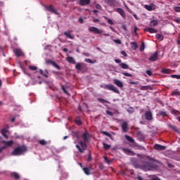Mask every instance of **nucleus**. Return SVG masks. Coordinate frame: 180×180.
Instances as JSON below:
<instances>
[{
    "instance_id": "obj_1",
    "label": "nucleus",
    "mask_w": 180,
    "mask_h": 180,
    "mask_svg": "<svg viewBox=\"0 0 180 180\" xmlns=\"http://www.w3.org/2000/svg\"><path fill=\"white\" fill-rule=\"evenodd\" d=\"M143 158H147L149 160V162H143V158L141 159V162H143V165H137L136 162V159L131 158V162L135 168H141L143 171H153L157 169L156 162H158L155 159L151 158V156L143 155Z\"/></svg>"
},
{
    "instance_id": "obj_2",
    "label": "nucleus",
    "mask_w": 180,
    "mask_h": 180,
    "mask_svg": "<svg viewBox=\"0 0 180 180\" xmlns=\"http://www.w3.org/2000/svg\"><path fill=\"white\" fill-rule=\"evenodd\" d=\"M27 151V148L25 145H22L14 148L13 151L11 153V155H22Z\"/></svg>"
},
{
    "instance_id": "obj_3",
    "label": "nucleus",
    "mask_w": 180,
    "mask_h": 180,
    "mask_svg": "<svg viewBox=\"0 0 180 180\" xmlns=\"http://www.w3.org/2000/svg\"><path fill=\"white\" fill-rule=\"evenodd\" d=\"M125 139L129 141V143H131V146L133 148H135V150H146V148L140 145H139L137 143L134 141V139L131 138L129 135H125Z\"/></svg>"
},
{
    "instance_id": "obj_4",
    "label": "nucleus",
    "mask_w": 180,
    "mask_h": 180,
    "mask_svg": "<svg viewBox=\"0 0 180 180\" xmlns=\"http://www.w3.org/2000/svg\"><path fill=\"white\" fill-rule=\"evenodd\" d=\"M13 146V141H0V153L8 148V147H12Z\"/></svg>"
},
{
    "instance_id": "obj_5",
    "label": "nucleus",
    "mask_w": 180,
    "mask_h": 180,
    "mask_svg": "<svg viewBox=\"0 0 180 180\" xmlns=\"http://www.w3.org/2000/svg\"><path fill=\"white\" fill-rule=\"evenodd\" d=\"M104 89H108V91H112L115 94H120L119 89H117L113 84H105Z\"/></svg>"
},
{
    "instance_id": "obj_6",
    "label": "nucleus",
    "mask_w": 180,
    "mask_h": 180,
    "mask_svg": "<svg viewBox=\"0 0 180 180\" xmlns=\"http://www.w3.org/2000/svg\"><path fill=\"white\" fill-rule=\"evenodd\" d=\"M79 145H76V148H77L79 151V153H84L85 150H86V144L84 143L82 141H80Z\"/></svg>"
},
{
    "instance_id": "obj_7",
    "label": "nucleus",
    "mask_w": 180,
    "mask_h": 180,
    "mask_svg": "<svg viewBox=\"0 0 180 180\" xmlns=\"http://www.w3.org/2000/svg\"><path fill=\"white\" fill-rule=\"evenodd\" d=\"M89 32H91L92 33H96L97 34H102L103 33V30H99L95 27H89Z\"/></svg>"
},
{
    "instance_id": "obj_8",
    "label": "nucleus",
    "mask_w": 180,
    "mask_h": 180,
    "mask_svg": "<svg viewBox=\"0 0 180 180\" xmlns=\"http://www.w3.org/2000/svg\"><path fill=\"white\" fill-rule=\"evenodd\" d=\"M145 9H146V11H155V9L157 8V6H155V4H151L150 5H147L146 4L144 6Z\"/></svg>"
},
{
    "instance_id": "obj_9",
    "label": "nucleus",
    "mask_w": 180,
    "mask_h": 180,
    "mask_svg": "<svg viewBox=\"0 0 180 180\" xmlns=\"http://www.w3.org/2000/svg\"><path fill=\"white\" fill-rule=\"evenodd\" d=\"M45 8L49 12H52L53 13H56V15H58V12H57V10L56 8H54L53 5H50L49 6H45Z\"/></svg>"
},
{
    "instance_id": "obj_10",
    "label": "nucleus",
    "mask_w": 180,
    "mask_h": 180,
    "mask_svg": "<svg viewBox=\"0 0 180 180\" xmlns=\"http://www.w3.org/2000/svg\"><path fill=\"white\" fill-rule=\"evenodd\" d=\"M158 60V52L156 51L153 53L149 58V61H157Z\"/></svg>"
},
{
    "instance_id": "obj_11",
    "label": "nucleus",
    "mask_w": 180,
    "mask_h": 180,
    "mask_svg": "<svg viewBox=\"0 0 180 180\" xmlns=\"http://www.w3.org/2000/svg\"><path fill=\"white\" fill-rule=\"evenodd\" d=\"M145 119L146 120H153V112L151 111H146L145 112Z\"/></svg>"
},
{
    "instance_id": "obj_12",
    "label": "nucleus",
    "mask_w": 180,
    "mask_h": 180,
    "mask_svg": "<svg viewBox=\"0 0 180 180\" xmlns=\"http://www.w3.org/2000/svg\"><path fill=\"white\" fill-rule=\"evenodd\" d=\"M13 53L16 56V57H22V56H23V52L19 49H14Z\"/></svg>"
},
{
    "instance_id": "obj_13",
    "label": "nucleus",
    "mask_w": 180,
    "mask_h": 180,
    "mask_svg": "<svg viewBox=\"0 0 180 180\" xmlns=\"http://www.w3.org/2000/svg\"><path fill=\"white\" fill-rule=\"evenodd\" d=\"M46 64H51V65H53V67H55V68L60 70V66L58 65H57V63H56L54 61H53L51 60H48L46 61Z\"/></svg>"
},
{
    "instance_id": "obj_14",
    "label": "nucleus",
    "mask_w": 180,
    "mask_h": 180,
    "mask_svg": "<svg viewBox=\"0 0 180 180\" xmlns=\"http://www.w3.org/2000/svg\"><path fill=\"white\" fill-rule=\"evenodd\" d=\"M114 84L119 86V88H123V82L117 79H114Z\"/></svg>"
},
{
    "instance_id": "obj_15",
    "label": "nucleus",
    "mask_w": 180,
    "mask_h": 180,
    "mask_svg": "<svg viewBox=\"0 0 180 180\" xmlns=\"http://www.w3.org/2000/svg\"><path fill=\"white\" fill-rule=\"evenodd\" d=\"M154 148L155 150H158V151H162L163 150H165L166 147L160 144H155L154 146Z\"/></svg>"
},
{
    "instance_id": "obj_16",
    "label": "nucleus",
    "mask_w": 180,
    "mask_h": 180,
    "mask_svg": "<svg viewBox=\"0 0 180 180\" xmlns=\"http://www.w3.org/2000/svg\"><path fill=\"white\" fill-rule=\"evenodd\" d=\"M82 139H83L84 143L89 141V134H88V132L85 131L84 133V134L82 135Z\"/></svg>"
},
{
    "instance_id": "obj_17",
    "label": "nucleus",
    "mask_w": 180,
    "mask_h": 180,
    "mask_svg": "<svg viewBox=\"0 0 180 180\" xmlns=\"http://www.w3.org/2000/svg\"><path fill=\"white\" fill-rule=\"evenodd\" d=\"M122 150L125 154H127L128 155H136V153H134V152L131 151L130 149L123 148Z\"/></svg>"
},
{
    "instance_id": "obj_18",
    "label": "nucleus",
    "mask_w": 180,
    "mask_h": 180,
    "mask_svg": "<svg viewBox=\"0 0 180 180\" xmlns=\"http://www.w3.org/2000/svg\"><path fill=\"white\" fill-rule=\"evenodd\" d=\"M65 36L68 37V39H70L71 40H74V35L71 34V31H67L64 32Z\"/></svg>"
},
{
    "instance_id": "obj_19",
    "label": "nucleus",
    "mask_w": 180,
    "mask_h": 180,
    "mask_svg": "<svg viewBox=\"0 0 180 180\" xmlns=\"http://www.w3.org/2000/svg\"><path fill=\"white\" fill-rule=\"evenodd\" d=\"M91 4V0H80L79 5L82 6H85V5H89Z\"/></svg>"
},
{
    "instance_id": "obj_20",
    "label": "nucleus",
    "mask_w": 180,
    "mask_h": 180,
    "mask_svg": "<svg viewBox=\"0 0 180 180\" xmlns=\"http://www.w3.org/2000/svg\"><path fill=\"white\" fill-rule=\"evenodd\" d=\"M128 126L129 125L127 124V122H124L122 124L121 127L124 133H126L127 131Z\"/></svg>"
},
{
    "instance_id": "obj_21",
    "label": "nucleus",
    "mask_w": 180,
    "mask_h": 180,
    "mask_svg": "<svg viewBox=\"0 0 180 180\" xmlns=\"http://www.w3.org/2000/svg\"><path fill=\"white\" fill-rule=\"evenodd\" d=\"M116 11L118 13H120V15H121L122 18H126V13H124V11H123V9L118 8Z\"/></svg>"
},
{
    "instance_id": "obj_22",
    "label": "nucleus",
    "mask_w": 180,
    "mask_h": 180,
    "mask_svg": "<svg viewBox=\"0 0 180 180\" xmlns=\"http://www.w3.org/2000/svg\"><path fill=\"white\" fill-rule=\"evenodd\" d=\"M85 65V64L84 63H77L76 64V69L78 70L79 71L82 70V69L84 68V66Z\"/></svg>"
},
{
    "instance_id": "obj_23",
    "label": "nucleus",
    "mask_w": 180,
    "mask_h": 180,
    "mask_svg": "<svg viewBox=\"0 0 180 180\" xmlns=\"http://www.w3.org/2000/svg\"><path fill=\"white\" fill-rule=\"evenodd\" d=\"M82 170L86 175H91V169L89 167H83Z\"/></svg>"
},
{
    "instance_id": "obj_24",
    "label": "nucleus",
    "mask_w": 180,
    "mask_h": 180,
    "mask_svg": "<svg viewBox=\"0 0 180 180\" xmlns=\"http://www.w3.org/2000/svg\"><path fill=\"white\" fill-rule=\"evenodd\" d=\"M146 32H148L149 33H157V30L151 27H148L145 29Z\"/></svg>"
},
{
    "instance_id": "obj_25",
    "label": "nucleus",
    "mask_w": 180,
    "mask_h": 180,
    "mask_svg": "<svg viewBox=\"0 0 180 180\" xmlns=\"http://www.w3.org/2000/svg\"><path fill=\"white\" fill-rule=\"evenodd\" d=\"M148 89H153L151 86L148 85V86H142L141 87V91H148Z\"/></svg>"
},
{
    "instance_id": "obj_26",
    "label": "nucleus",
    "mask_w": 180,
    "mask_h": 180,
    "mask_svg": "<svg viewBox=\"0 0 180 180\" xmlns=\"http://www.w3.org/2000/svg\"><path fill=\"white\" fill-rule=\"evenodd\" d=\"M67 61H68V63H70V64H75V59H74V58L71 56H68L67 58Z\"/></svg>"
},
{
    "instance_id": "obj_27",
    "label": "nucleus",
    "mask_w": 180,
    "mask_h": 180,
    "mask_svg": "<svg viewBox=\"0 0 180 180\" xmlns=\"http://www.w3.org/2000/svg\"><path fill=\"white\" fill-rule=\"evenodd\" d=\"M131 46L132 50H137L139 49V45H137L136 42H131Z\"/></svg>"
},
{
    "instance_id": "obj_28",
    "label": "nucleus",
    "mask_w": 180,
    "mask_h": 180,
    "mask_svg": "<svg viewBox=\"0 0 180 180\" xmlns=\"http://www.w3.org/2000/svg\"><path fill=\"white\" fill-rule=\"evenodd\" d=\"M120 67H121V68H122L123 70H127L129 69V65L126 64V63H120Z\"/></svg>"
},
{
    "instance_id": "obj_29",
    "label": "nucleus",
    "mask_w": 180,
    "mask_h": 180,
    "mask_svg": "<svg viewBox=\"0 0 180 180\" xmlns=\"http://www.w3.org/2000/svg\"><path fill=\"white\" fill-rule=\"evenodd\" d=\"M6 133H8L7 129H1V134L6 138L8 139V135H6Z\"/></svg>"
},
{
    "instance_id": "obj_30",
    "label": "nucleus",
    "mask_w": 180,
    "mask_h": 180,
    "mask_svg": "<svg viewBox=\"0 0 180 180\" xmlns=\"http://www.w3.org/2000/svg\"><path fill=\"white\" fill-rule=\"evenodd\" d=\"M150 26H157L158 25V21L157 20H153L150 22Z\"/></svg>"
},
{
    "instance_id": "obj_31",
    "label": "nucleus",
    "mask_w": 180,
    "mask_h": 180,
    "mask_svg": "<svg viewBox=\"0 0 180 180\" xmlns=\"http://www.w3.org/2000/svg\"><path fill=\"white\" fill-rule=\"evenodd\" d=\"M156 39H158V40H160L162 41V40H164V36L161 34H157Z\"/></svg>"
},
{
    "instance_id": "obj_32",
    "label": "nucleus",
    "mask_w": 180,
    "mask_h": 180,
    "mask_svg": "<svg viewBox=\"0 0 180 180\" xmlns=\"http://www.w3.org/2000/svg\"><path fill=\"white\" fill-rule=\"evenodd\" d=\"M104 19L108 20V25H114L113 20H112V19L108 18V17H106V16H104Z\"/></svg>"
},
{
    "instance_id": "obj_33",
    "label": "nucleus",
    "mask_w": 180,
    "mask_h": 180,
    "mask_svg": "<svg viewBox=\"0 0 180 180\" xmlns=\"http://www.w3.org/2000/svg\"><path fill=\"white\" fill-rule=\"evenodd\" d=\"M85 61L86 63H89V64H95V63H96V60H92L89 58L85 59Z\"/></svg>"
},
{
    "instance_id": "obj_34",
    "label": "nucleus",
    "mask_w": 180,
    "mask_h": 180,
    "mask_svg": "<svg viewBox=\"0 0 180 180\" xmlns=\"http://www.w3.org/2000/svg\"><path fill=\"white\" fill-rule=\"evenodd\" d=\"M104 150H109L110 148V145L105 143V142L103 143Z\"/></svg>"
},
{
    "instance_id": "obj_35",
    "label": "nucleus",
    "mask_w": 180,
    "mask_h": 180,
    "mask_svg": "<svg viewBox=\"0 0 180 180\" xmlns=\"http://www.w3.org/2000/svg\"><path fill=\"white\" fill-rule=\"evenodd\" d=\"M11 176H13L15 179H19V174L16 172L11 173Z\"/></svg>"
},
{
    "instance_id": "obj_36",
    "label": "nucleus",
    "mask_w": 180,
    "mask_h": 180,
    "mask_svg": "<svg viewBox=\"0 0 180 180\" xmlns=\"http://www.w3.org/2000/svg\"><path fill=\"white\" fill-rule=\"evenodd\" d=\"M98 102H101V103H110L109 101L103 99V98H98Z\"/></svg>"
},
{
    "instance_id": "obj_37",
    "label": "nucleus",
    "mask_w": 180,
    "mask_h": 180,
    "mask_svg": "<svg viewBox=\"0 0 180 180\" xmlns=\"http://www.w3.org/2000/svg\"><path fill=\"white\" fill-rule=\"evenodd\" d=\"M101 133L103 134H104L105 136H107V137H109L110 139H112V134H110V133L107 132V131H101Z\"/></svg>"
},
{
    "instance_id": "obj_38",
    "label": "nucleus",
    "mask_w": 180,
    "mask_h": 180,
    "mask_svg": "<svg viewBox=\"0 0 180 180\" xmlns=\"http://www.w3.org/2000/svg\"><path fill=\"white\" fill-rule=\"evenodd\" d=\"M75 123L78 126H81V124H82V122H81V120H79V118H76L75 119Z\"/></svg>"
},
{
    "instance_id": "obj_39",
    "label": "nucleus",
    "mask_w": 180,
    "mask_h": 180,
    "mask_svg": "<svg viewBox=\"0 0 180 180\" xmlns=\"http://www.w3.org/2000/svg\"><path fill=\"white\" fill-rule=\"evenodd\" d=\"M39 72L40 74H41V75H44V77H46V78L49 77V75H47V73L44 72L43 70H39Z\"/></svg>"
},
{
    "instance_id": "obj_40",
    "label": "nucleus",
    "mask_w": 180,
    "mask_h": 180,
    "mask_svg": "<svg viewBox=\"0 0 180 180\" xmlns=\"http://www.w3.org/2000/svg\"><path fill=\"white\" fill-rule=\"evenodd\" d=\"M103 158L106 164H108V165H110V162H112V160H109V159H108V157L106 156H104Z\"/></svg>"
},
{
    "instance_id": "obj_41",
    "label": "nucleus",
    "mask_w": 180,
    "mask_h": 180,
    "mask_svg": "<svg viewBox=\"0 0 180 180\" xmlns=\"http://www.w3.org/2000/svg\"><path fill=\"white\" fill-rule=\"evenodd\" d=\"M162 72H163V74H169V72H171V70H169V69H163L162 70Z\"/></svg>"
},
{
    "instance_id": "obj_42",
    "label": "nucleus",
    "mask_w": 180,
    "mask_h": 180,
    "mask_svg": "<svg viewBox=\"0 0 180 180\" xmlns=\"http://www.w3.org/2000/svg\"><path fill=\"white\" fill-rule=\"evenodd\" d=\"M39 143L41 144V146H46V144H47V141L45 140H40L39 141Z\"/></svg>"
},
{
    "instance_id": "obj_43",
    "label": "nucleus",
    "mask_w": 180,
    "mask_h": 180,
    "mask_svg": "<svg viewBox=\"0 0 180 180\" xmlns=\"http://www.w3.org/2000/svg\"><path fill=\"white\" fill-rule=\"evenodd\" d=\"M146 49V44L143 42L140 46V51H143Z\"/></svg>"
},
{
    "instance_id": "obj_44",
    "label": "nucleus",
    "mask_w": 180,
    "mask_h": 180,
    "mask_svg": "<svg viewBox=\"0 0 180 180\" xmlns=\"http://www.w3.org/2000/svg\"><path fill=\"white\" fill-rule=\"evenodd\" d=\"M172 96H174V95H178L179 96H180V91H172Z\"/></svg>"
},
{
    "instance_id": "obj_45",
    "label": "nucleus",
    "mask_w": 180,
    "mask_h": 180,
    "mask_svg": "<svg viewBox=\"0 0 180 180\" xmlns=\"http://www.w3.org/2000/svg\"><path fill=\"white\" fill-rule=\"evenodd\" d=\"M29 68L32 71H36V70H37V67H36V66H29Z\"/></svg>"
},
{
    "instance_id": "obj_46",
    "label": "nucleus",
    "mask_w": 180,
    "mask_h": 180,
    "mask_svg": "<svg viewBox=\"0 0 180 180\" xmlns=\"http://www.w3.org/2000/svg\"><path fill=\"white\" fill-rule=\"evenodd\" d=\"M122 75L125 77H133V75L128 73V72H122Z\"/></svg>"
},
{
    "instance_id": "obj_47",
    "label": "nucleus",
    "mask_w": 180,
    "mask_h": 180,
    "mask_svg": "<svg viewBox=\"0 0 180 180\" xmlns=\"http://www.w3.org/2000/svg\"><path fill=\"white\" fill-rule=\"evenodd\" d=\"M62 89L65 94H67V95H69L68 91H67V89L65 88V86H62Z\"/></svg>"
},
{
    "instance_id": "obj_48",
    "label": "nucleus",
    "mask_w": 180,
    "mask_h": 180,
    "mask_svg": "<svg viewBox=\"0 0 180 180\" xmlns=\"http://www.w3.org/2000/svg\"><path fill=\"white\" fill-rule=\"evenodd\" d=\"M173 9L175 12H180V7L179 6H175V7H174Z\"/></svg>"
},
{
    "instance_id": "obj_49",
    "label": "nucleus",
    "mask_w": 180,
    "mask_h": 180,
    "mask_svg": "<svg viewBox=\"0 0 180 180\" xmlns=\"http://www.w3.org/2000/svg\"><path fill=\"white\" fill-rule=\"evenodd\" d=\"M172 78H176V79H180V75H172Z\"/></svg>"
},
{
    "instance_id": "obj_50",
    "label": "nucleus",
    "mask_w": 180,
    "mask_h": 180,
    "mask_svg": "<svg viewBox=\"0 0 180 180\" xmlns=\"http://www.w3.org/2000/svg\"><path fill=\"white\" fill-rule=\"evenodd\" d=\"M114 42H115L116 44H120L122 41L120 39H115Z\"/></svg>"
},
{
    "instance_id": "obj_51",
    "label": "nucleus",
    "mask_w": 180,
    "mask_h": 180,
    "mask_svg": "<svg viewBox=\"0 0 180 180\" xmlns=\"http://www.w3.org/2000/svg\"><path fill=\"white\" fill-rule=\"evenodd\" d=\"M107 2L109 4V5H113L115 0H107Z\"/></svg>"
},
{
    "instance_id": "obj_52",
    "label": "nucleus",
    "mask_w": 180,
    "mask_h": 180,
    "mask_svg": "<svg viewBox=\"0 0 180 180\" xmlns=\"http://www.w3.org/2000/svg\"><path fill=\"white\" fill-rule=\"evenodd\" d=\"M129 84H131L132 85H139V82L129 81Z\"/></svg>"
},
{
    "instance_id": "obj_53",
    "label": "nucleus",
    "mask_w": 180,
    "mask_h": 180,
    "mask_svg": "<svg viewBox=\"0 0 180 180\" xmlns=\"http://www.w3.org/2000/svg\"><path fill=\"white\" fill-rule=\"evenodd\" d=\"M160 115V116H167V112L165 111H161Z\"/></svg>"
},
{
    "instance_id": "obj_54",
    "label": "nucleus",
    "mask_w": 180,
    "mask_h": 180,
    "mask_svg": "<svg viewBox=\"0 0 180 180\" xmlns=\"http://www.w3.org/2000/svg\"><path fill=\"white\" fill-rule=\"evenodd\" d=\"M146 74H148L149 77H151V75H153V72H151L150 70H146Z\"/></svg>"
},
{
    "instance_id": "obj_55",
    "label": "nucleus",
    "mask_w": 180,
    "mask_h": 180,
    "mask_svg": "<svg viewBox=\"0 0 180 180\" xmlns=\"http://www.w3.org/2000/svg\"><path fill=\"white\" fill-rule=\"evenodd\" d=\"M121 54L124 56V57H127V53H126V51H122Z\"/></svg>"
},
{
    "instance_id": "obj_56",
    "label": "nucleus",
    "mask_w": 180,
    "mask_h": 180,
    "mask_svg": "<svg viewBox=\"0 0 180 180\" xmlns=\"http://www.w3.org/2000/svg\"><path fill=\"white\" fill-rule=\"evenodd\" d=\"M107 115H108V116H113V112H110V111H106Z\"/></svg>"
},
{
    "instance_id": "obj_57",
    "label": "nucleus",
    "mask_w": 180,
    "mask_h": 180,
    "mask_svg": "<svg viewBox=\"0 0 180 180\" xmlns=\"http://www.w3.org/2000/svg\"><path fill=\"white\" fill-rule=\"evenodd\" d=\"M122 27L123 30H124V32H127V27L126 25H124L122 26Z\"/></svg>"
},
{
    "instance_id": "obj_58",
    "label": "nucleus",
    "mask_w": 180,
    "mask_h": 180,
    "mask_svg": "<svg viewBox=\"0 0 180 180\" xmlns=\"http://www.w3.org/2000/svg\"><path fill=\"white\" fill-rule=\"evenodd\" d=\"M96 9H102V6H101V5H99V4H97V5H96Z\"/></svg>"
},
{
    "instance_id": "obj_59",
    "label": "nucleus",
    "mask_w": 180,
    "mask_h": 180,
    "mask_svg": "<svg viewBox=\"0 0 180 180\" xmlns=\"http://www.w3.org/2000/svg\"><path fill=\"white\" fill-rule=\"evenodd\" d=\"M115 63H117V64H120V63H122V60H120V59H115Z\"/></svg>"
},
{
    "instance_id": "obj_60",
    "label": "nucleus",
    "mask_w": 180,
    "mask_h": 180,
    "mask_svg": "<svg viewBox=\"0 0 180 180\" xmlns=\"http://www.w3.org/2000/svg\"><path fill=\"white\" fill-rule=\"evenodd\" d=\"M174 21L176 22V23H178L179 25L180 24V19L179 18L175 19Z\"/></svg>"
},
{
    "instance_id": "obj_61",
    "label": "nucleus",
    "mask_w": 180,
    "mask_h": 180,
    "mask_svg": "<svg viewBox=\"0 0 180 180\" xmlns=\"http://www.w3.org/2000/svg\"><path fill=\"white\" fill-rule=\"evenodd\" d=\"M87 160H88V161H91L92 157L91 156V155H88Z\"/></svg>"
},
{
    "instance_id": "obj_62",
    "label": "nucleus",
    "mask_w": 180,
    "mask_h": 180,
    "mask_svg": "<svg viewBox=\"0 0 180 180\" xmlns=\"http://www.w3.org/2000/svg\"><path fill=\"white\" fill-rule=\"evenodd\" d=\"M93 22H94V23H96L97 22H99V19H98V18H94V19H93Z\"/></svg>"
},
{
    "instance_id": "obj_63",
    "label": "nucleus",
    "mask_w": 180,
    "mask_h": 180,
    "mask_svg": "<svg viewBox=\"0 0 180 180\" xmlns=\"http://www.w3.org/2000/svg\"><path fill=\"white\" fill-rule=\"evenodd\" d=\"M168 167L169 168H174V165H172L171 163H168Z\"/></svg>"
},
{
    "instance_id": "obj_64",
    "label": "nucleus",
    "mask_w": 180,
    "mask_h": 180,
    "mask_svg": "<svg viewBox=\"0 0 180 180\" xmlns=\"http://www.w3.org/2000/svg\"><path fill=\"white\" fill-rule=\"evenodd\" d=\"M79 23H84V19L82 18H79Z\"/></svg>"
}]
</instances>
